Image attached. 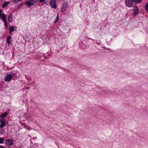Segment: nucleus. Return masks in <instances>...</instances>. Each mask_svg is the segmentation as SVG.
Listing matches in <instances>:
<instances>
[{
  "instance_id": "obj_1",
  "label": "nucleus",
  "mask_w": 148,
  "mask_h": 148,
  "mask_svg": "<svg viewBox=\"0 0 148 148\" xmlns=\"http://www.w3.org/2000/svg\"><path fill=\"white\" fill-rule=\"evenodd\" d=\"M134 2L133 0H125V3L127 7H131L133 5Z\"/></svg>"
},
{
  "instance_id": "obj_2",
  "label": "nucleus",
  "mask_w": 148,
  "mask_h": 148,
  "mask_svg": "<svg viewBox=\"0 0 148 148\" xmlns=\"http://www.w3.org/2000/svg\"><path fill=\"white\" fill-rule=\"evenodd\" d=\"M133 7L134 8V9L133 10V12L132 13V15L134 16H136L138 14L139 11V9L137 6H133Z\"/></svg>"
},
{
  "instance_id": "obj_3",
  "label": "nucleus",
  "mask_w": 148,
  "mask_h": 148,
  "mask_svg": "<svg viewBox=\"0 0 148 148\" xmlns=\"http://www.w3.org/2000/svg\"><path fill=\"white\" fill-rule=\"evenodd\" d=\"M5 144L7 146L10 147L13 145L14 142L10 139H7L5 141Z\"/></svg>"
},
{
  "instance_id": "obj_4",
  "label": "nucleus",
  "mask_w": 148,
  "mask_h": 148,
  "mask_svg": "<svg viewBox=\"0 0 148 148\" xmlns=\"http://www.w3.org/2000/svg\"><path fill=\"white\" fill-rule=\"evenodd\" d=\"M49 5L52 8H56V0H51L49 2Z\"/></svg>"
},
{
  "instance_id": "obj_5",
  "label": "nucleus",
  "mask_w": 148,
  "mask_h": 148,
  "mask_svg": "<svg viewBox=\"0 0 148 148\" xmlns=\"http://www.w3.org/2000/svg\"><path fill=\"white\" fill-rule=\"evenodd\" d=\"M38 0H28V7H30L33 5L35 3L38 2Z\"/></svg>"
},
{
  "instance_id": "obj_6",
  "label": "nucleus",
  "mask_w": 148,
  "mask_h": 148,
  "mask_svg": "<svg viewBox=\"0 0 148 148\" xmlns=\"http://www.w3.org/2000/svg\"><path fill=\"white\" fill-rule=\"evenodd\" d=\"M12 75L11 74L7 75L5 77V81L9 82L12 79Z\"/></svg>"
},
{
  "instance_id": "obj_7",
  "label": "nucleus",
  "mask_w": 148,
  "mask_h": 148,
  "mask_svg": "<svg viewBox=\"0 0 148 148\" xmlns=\"http://www.w3.org/2000/svg\"><path fill=\"white\" fill-rule=\"evenodd\" d=\"M0 19H1L3 21L6 20V15L4 14H2L0 16Z\"/></svg>"
},
{
  "instance_id": "obj_8",
  "label": "nucleus",
  "mask_w": 148,
  "mask_h": 148,
  "mask_svg": "<svg viewBox=\"0 0 148 148\" xmlns=\"http://www.w3.org/2000/svg\"><path fill=\"white\" fill-rule=\"evenodd\" d=\"M7 114L8 113L6 112H5L2 113V114L0 115V118L2 119L6 118Z\"/></svg>"
},
{
  "instance_id": "obj_9",
  "label": "nucleus",
  "mask_w": 148,
  "mask_h": 148,
  "mask_svg": "<svg viewBox=\"0 0 148 148\" xmlns=\"http://www.w3.org/2000/svg\"><path fill=\"white\" fill-rule=\"evenodd\" d=\"M68 4H67V2H65L63 3V5L62 7V10H65Z\"/></svg>"
},
{
  "instance_id": "obj_10",
  "label": "nucleus",
  "mask_w": 148,
  "mask_h": 148,
  "mask_svg": "<svg viewBox=\"0 0 148 148\" xmlns=\"http://www.w3.org/2000/svg\"><path fill=\"white\" fill-rule=\"evenodd\" d=\"M5 124V119H4V120L1 122V124L0 125V127L2 128L4 127Z\"/></svg>"
},
{
  "instance_id": "obj_11",
  "label": "nucleus",
  "mask_w": 148,
  "mask_h": 148,
  "mask_svg": "<svg viewBox=\"0 0 148 148\" xmlns=\"http://www.w3.org/2000/svg\"><path fill=\"white\" fill-rule=\"evenodd\" d=\"M10 3L8 1H6L4 3L2 6L3 8H4L9 4Z\"/></svg>"
},
{
  "instance_id": "obj_12",
  "label": "nucleus",
  "mask_w": 148,
  "mask_h": 148,
  "mask_svg": "<svg viewBox=\"0 0 148 148\" xmlns=\"http://www.w3.org/2000/svg\"><path fill=\"white\" fill-rule=\"evenodd\" d=\"M13 15L12 14H10L8 18V21L9 22H11L12 20Z\"/></svg>"
},
{
  "instance_id": "obj_13",
  "label": "nucleus",
  "mask_w": 148,
  "mask_h": 148,
  "mask_svg": "<svg viewBox=\"0 0 148 148\" xmlns=\"http://www.w3.org/2000/svg\"><path fill=\"white\" fill-rule=\"evenodd\" d=\"M11 37L10 36H9L7 38V42L8 44H10V43Z\"/></svg>"
},
{
  "instance_id": "obj_14",
  "label": "nucleus",
  "mask_w": 148,
  "mask_h": 148,
  "mask_svg": "<svg viewBox=\"0 0 148 148\" xmlns=\"http://www.w3.org/2000/svg\"><path fill=\"white\" fill-rule=\"evenodd\" d=\"M146 11L148 13V2L147 3L145 6Z\"/></svg>"
},
{
  "instance_id": "obj_15",
  "label": "nucleus",
  "mask_w": 148,
  "mask_h": 148,
  "mask_svg": "<svg viewBox=\"0 0 148 148\" xmlns=\"http://www.w3.org/2000/svg\"><path fill=\"white\" fill-rule=\"evenodd\" d=\"M5 139L3 138L0 137V144H2L4 143Z\"/></svg>"
},
{
  "instance_id": "obj_16",
  "label": "nucleus",
  "mask_w": 148,
  "mask_h": 148,
  "mask_svg": "<svg viewBox=\"0 0 148 148\" xmlns=\"http://www.w3.org/2000/svg\"><path fill=\"white\" fill-rule=\"evenodd\" d=\"M10 32L11 33L14 31V27H10L9 28Z\"/></svg>"
},
{
  "instance_id": "obj_17",
  "label": "nucleus",
  "mask_w": 148,
  "mask_h": 148,
  "mask_svg": "<svg viewBox=\"0 0 148 148\" xmlns=\"http://www.w3.org/2000/svg\"><path fill=\"white\" fill-rule=\"evenodd\" d=\"M59 18V14H58L56 17V19L55 20L54 23H56L58 21Z\"/></svg>"
},
{
  "instance_id": "obj_18",
  "label": "nucleus",
  "mask_w": 148,
  "mask_h": 148,
  "mask_svg": "<svg viewBox=\"0 0 148 148\" xmlns=\"http://www.w3.org/2000/svg\"><path fill=\"white\" fill-rule=\"evenodd\" d=\"M59 18V14H58L56 17V19L55 20L54 23H56L58 21Z\"/></svg>"
},
{
  "instance_id": "obj_19",
  "label": "nucleus",
  "mask_w": 148,
  "mask_h": 148,
  "mask_svg": "<svg viewBox=\"0 0 148 148\" xmlns=\"http://www.w3.org/2000/svg\"><path fill=\"white\" fill-rule=\"evenodd\" d=\"M59 18V14H58L56 17V19L55 20L54 23H56L58 21Z\"/></svg>"
},
{
  "instance_id": "obj_20",
  "label": "nucleus",
  "mask_w": 148,
  "mask_h": 148,
  "mask_svg": "<svg viewBox=\"0 0 148 148\" xmlns=\"http://www.w3.org/2000/svg\"><path fill=\"white\" fill-rule=\"evenodd\" d=\"M136 3H140L142 2V0H133Z\"/></svg>"
},
{
  "instance_id": "obj_21",
  "label": "nucleus",
  "mask_w": 148,
  "mask_h": 148,
  "mask_svg": "<svg viewBox=\"0 0 148 148\" xmlns=\"http://www.w3.org/2000/svg\"><path fill=\"white\" fill-rule=\"evenodd\" d=\"M4 23L5 26V27H8V23L6 20H5L3 21Z\"/></svg>"
},
{
  "instance_id": "obj_22",
  "label": "nucleus",
  "mask_w": 148,
  "mask_h": 148,
  "mask_svg": "<svg viewBox=\"0 0 148 148\" xmlns=\"http://www.w3.org/2000/svg\"><path fill=\"white\" fill-rule=\"evenodd\" d=\"M5 133V131L3 129H2L0 131V133L1 134H4Z\"/></svg>"
},
{
  "instance_id": "obj_23",
  "label": "nucleus",
  "mask_w": 148,
  "mask_h": 148,
  "mask_svg": "<svg viewBox=\"0 0 148 148\" xmlns=\"http://www.w3.org/2000/svg\"><path fill=\"white\" fill-rule=\"evenodd\" d=\"M21 0H14L13 1H12V2L13 3H16L18 2L19 1H21Z\"/></svg>"
},
{
  "instance_id": "obj_24",
  "label": "nucleus",
  "mask_w": 148,
  "mask_h": 148,
  "mask_svg": "<svg viewBox=\"0 0 148 148\" xmlns=\"http://www.w3.org/2000/svg\"><path fill=\"white\" fill-rule=\"evenodd\" d=\"M46 0H39V2L40 3L43 2Z\"/></svg>"
},
{
  "instance_id": "obj_25",
  "label": "nucleus",
  "mask_w": 148,
  "mask_h": 148,
  "mask_svg": "<svg viewBox=\"0 0 148 148\" xmlns=\"http://www.w3.org/2000/svg\"><path fill=\"white\" fill-rule=\"evenodd\" d=\"M0 148H6L2 145H0Z\"/></svg>"
},
{
  "instance_id": "obj_26",
  "label": "nucleus",
  "mask_w": 148,
  "mask_h": 148,
  "mask_svg": "<svg viewBox=\"0 0 148 148\" xmlns=\"http://www.w3.org/2000/svg\"><path fill=\"white\" fill-rule=\"evenodd\" d=\"M22 3H20V4H19L18 5V7H19H19H20V6H22Z\"/></svg>"
},
{
  "instance_id": "obj_27",
  "label": "nucleus",
  "mask_w": 148,
  "mask_h": 148,
  "mask_svg": "<svg viewBox=\"0 0 148 148\" xmlns=\"http://www.w3.org/2000/svg\"><path fill=\"white\" fill-rule=\"evenodd\" d=\"M4 119H0V122H1H1L2 121H3V120H4Z\"/></svg>"
},
{
  "instance_id": "obj_28",
  "label": "nucleus",
  "mask_w": 148,
  "mask_h": 148,
  "mask_svg": "<svg viewBox=\"0 0 148 148\" xmlns=\"http://www.w3.org/2000/svg\"><path fill=\"white\" fill-rule=\"evenodd\" d=\"M25 4L27 6H28V2H26L25 3Z\"/></svg>"
},
{
  "instance_id": "obj_29",
  "label": "nucleus",
  "mask_w": 148,
  "mask_h": 148,
  "mask_svg": "<svg viewBox=\"0 0 148 148\" xmlns=\"http://www.w3.org/2000/svg\"><path fill=\"white\" fill-rule=\"evenodd\" d=\"M96 43L98 45H99V43H98V42H96Z\"/></svg>"
},
{
  "instance_id": "obj_30",
  "label": "nucleus",
  "mask_w": 148,
  "mask_h": 148,
  "mask_svg": "<svg viewBox=\"0 0 148 148\" xmlns=\"http://www.w3.org/2000/svg\"><path fill=\"white\" fill-rule=\"evenodd\" d=\"M64 10H62L61 11V12H64Z\"/></svg>"
},
{
  "instance_id": "obj_31",
  "label": "nucleus",
  "mask_w": 148,
  "mask_h": 148,
  "mask_svg": "<svg viewBox=\"0 0 148 148\" xmlns=\"http://www.w3.org/2000/svg\"><path fill=\"white\" fill-rule=\"evenodd\" d=\"M88 39H90V40H91H91H94L93 39H91V38H89Z\"/></svg>"
}]
</instances>
